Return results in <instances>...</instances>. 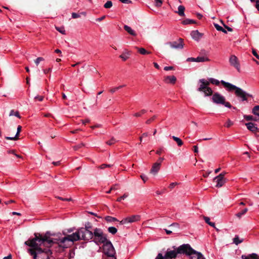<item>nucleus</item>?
<instances>
[{
	"label": "nucleus",
	"mask_w": 259,
	"mask_h": 259,
	"mask_svg": "<svg viewBox=\"0 0 259 259\" xmlns=\"http://www.w3.org/2000/svg\"><path fill=\"white\" fill-rule=\"evenodd\" d=\"M140 219L141 216L140 215H133L122 219L121 221H120L119 223L120 225H125L128 223H132L139 221Z\"/></svg>",
	"instance_id": "obj_10"
},
{
	"label": "nucleus",
	"mask_w": 259,
	"mask_h": 259,
	"mask_svg": "<svg viewBox=\"0 0 259 259\" xmlns=\"http://www.w3.org/2000/svg\"><path fill=\"white\" fill-rule=\"evenodd\" d=\"M177 78L174 76H166L164 77L163 81L166 83L175 84L176 82Z\"/></svg>",
	"instance_id": "obj_14"
},
{
	"label": "nucleus",
	"mask_w": 259,
	"mask_h": 259,
	"mask_svg": "<svg viewBox=\"0 0 259 259\" xmlns=\"http://www.w3.org/2000/svg\"><path fill=\"white\" fill-rule=\"evenodd\" d=\"M47 242L48 241L46 236L42 237L40 235H35L34 238L25 241V244L33 248H29L28 251L33 255L34 259H49L52 252Z\"/></svg>",
	"instance_id": "obj_1"
},
{
	"label": "nucleus",
	"mask_w": 259,
	"mask_h": 259,
	"mask_svg": "<svg viewBox=\"0 0 259 259\" xmlns=\"http://www.w3.org/2000/svg\"><path fill=\"white\" fill-rule=\"evenodd\" d=\"M167 44L172 49H182L184 47L183 40L182 38H179L178 41L167 42Z\"/></svg>",
	"instance_id": "obj_12"
},
{
	"label": "nucleus",
	"mask_w": 259,
	"mask_h": 259,
	"mask_svg": "<svg viewBox=\"0 0 259 259\" xmlns=\"http://www.w3.org/2000/svg\"><path fill=\"white\" fill-rule=\"evenodd\" d=\"M93 241L97 245H100L106 243L108 240L107 235L104 234L100 228H96L93 229Z\"/></svg>",
	"instance_id": "obj_5"
},
{
	"label": "nucleus",
	"mask_w": 259,
	"mask_h": 259,
	"mask_svg": "<svg viewBox=\"0 0 259 259\" xmlns=\"http://www.w3.org/2000/svg\"><path fill=\"white\" fill-rule=\"evenodd\" d=\"M48 242V246L51 247L53 244H57L59 247V251H62L65 248L71 246L74 242L79 240V237L77 234L74 233L70 235H67L63 237L50 238L47 236Z\"/></svg>",
	"instance_id": "obj_2"
},
{
	"label": "nucleus",
	"mask_w": 259,
	"mask_h": 259,
	"mask_svg": "<svg viewBox=\"0 0 259 259\" xmlns=\"http://www.w3.org/2000/svg\"><path fill=\"white\" fill-rule=\"evenodd\" d=\"M118 189V185L116 184L111 187V190H117Z\"/></svg>",
	"instance_id": "obj_61"
},
{
	"label": "nucleus",
	"mask_w": 259,
	"mask_h": 259,
	"mask_svg": "<svg viewBox=\"0 0 259 259\" xmlns=\"http://www.w3.org/2000/svg\"><path fill=\"white\" fill-rule=\"evenodd\" d=\"M248 211V209L247 208H244L243 210H242L241 211L235 214V216L238 218V219L241 218L242 216L244 214H245Z\"/></svg>",
	"instance_id": "obj_27"
},
{
	"label": "nucleus",
	"mask_w": 259,
	"mask_h": 259,
	"mask_svg": "<svg viewBox=\"0 0 259 259\" xmlns=\"http://www.w3.org/2000/svg\"><path fill=\"white\" fill-rule=\"evenodd\" d=\"M56 30L62 34H65L66 31L64 27H55Z\"/></svg>",
	"instance_id": "obj_39"
},
{
	"label": "nucleus",
	"mask_w": 259,
	"mask_h": 259,
	"mask_svg": "<svg viewBox=\"0 0 259 259\" xmlns=\"http://www.w3.org/2000/svg\"><path fill=\"white\" fill-rule=\"evenodd\" d=\"M244 118L245 120L247 121L253 120V121H257L256 118L254 117L252 115H244Z\"/></svg>",
	"instance_id": "obj_37"
},
{
	"label": "nucleus",
	"mask_w": 259,
	"mask_h": 259,
	"mask_svg": "<svg viewBox=\"0 0 259 259\" xmlns=\"http://www.w3.org/2000/svg\"><path fill=\"white\" fill-rule=\"evenodd\" d=\"M12 115H14V116L18 117L19 118H21V116L19 114V112L18 111L14 112V111L13 110H11L10 113V116H12Z\"/></svg>",
	"instance_id": "obj_42"
},
{
	"label": "nucleus",
	"mask_w": 259,
	"mask_h": 259,
	"mask_svg": "<svg viewBox=\"0 0 259 259\" xmlns=\"http://www.w3.org/2000/svg\"><path fill=\"white\" fill-rule=\"evenodd\" d=\"M58 199L61 200H63V201H71V198H62L61 197H57Z\"/></svg>",
	"instance_id": "obj_58"
},
{
	"label": "nucleus",
	"mask_w": 259,
	"mask_h": 259,
	"mask_svg": "<svg viewBox=\"0 0 259 259\" xmlns=\"http://www.w3.org/2000/svg\"><path fill=\"white\" fill-rule=\"evenodd\" d=\"M177 185H178L177 183H171L169 184V188L170 189H172Z\"/></svg>",
	"instance_id": "obj_54"
},
{
	"label": "nucleus",
	"mask_w": 259,
	"mask_h": 259,
	"mask_svg": "<svg viewBox=\"0 0 259 259\" xmlns=\"http://www.w3.org/2000/svg\"><path fill=\"white\" fill-rule=\"evenodd\" d=\"M21 131V126L20 125H19L18 127H17V133L15 135V137H6L5 138L7 139V140H16L18 139V137L19 135V134L20 133Z\"/></svg>",
	"instance_id": "obj_20"
},
{
	"label": "nucleus",
	"mask_w": 259,
	"mask_h": 259,
	"mask_svg": "<svg viewBox=\"0 0 259 259\" xmlns=\"http://www.w3.org/2000/svg\"><path fill=\"white\" fill-rule=\"evenodd\" d=\"M184 11L185 7L183 6H180L178 7V10L177 12L180 16H182L184 15Z\"/></svg>",
	"instance_id": "obj_30"
},
{
	"label": "nucleus",
	"mask_w": 259,
	"mask_h": 259,
	"mask_svg": "<svg viewBox=\"0 0 259 259\" xmlns=\"http://www.w3.org/2000/svg\"><path fill=\"white\" fill-rule=\"evenodd\" d=\"M83 229H86V230H91V231H93V229H94L93 228V226H92L91 223H90V222L86 223L85 225H84V227H83Z\"/></svg>",
	"instance_id": "obj_34"
},
{
	"label": "nucleus",
	"mask_w": 259,
	"mask_h": 259,
	"mask_svg": "<svg viewBox=\"0 0 259 259\" xmlns=\"http://www.w3.org/2000/svg\"><path fill=\"white\" fill-rule=\"evenodd\" d=\"M135 48L138 50V52L142 55H146V54H151L150 52H148V51H146L143 48H138L137 47H136Z\"/></svg>",
	"instance_id": "obj_23"
},
{
	"label": "nucleus",
	"mask_w": 259,
	"mask_h": 259,
	"mask_svg": "<svg viewBox=\"0 0 259 259\" xmlns=\"http://www.w3.org/2000/svg\"><path fill=\"white\" fill-rule=\"evenodd\" d=\"M192 254H196L197 256V259H205V258L203 256V255L201 252L195 250L192 248V250H189L188 255H190Z\"/></svg>",
	"instance_id": "obj_18"
},
{
	"label": "nucleus",
	"mask_w": 259,
	"mask_h": 259,
	"mask_svg": "<svg viewBox=\"0 0 259 259\" xmlns=\"http://www.w3.org/2000/svg\"><path fill=\"white\" fill-rule=\"evenodd\" d=\"M209 59L207 56H198L196 58V62H204L209 61Z\"/></svg>",
	"instance_id": "obj_22"
},
{
	"label": "nucleus",
	"mask_w": 259,
	"mask_h": 259,
	"mask_svg": "<svg viewBox=\"0 0 259 259\" xmlns=\"http://www.w3.org/2000/svg\"><path fill=\"white\" fill-rule=\"evenodd\" d=\"M189 250H192V247L189 244H184L179 247L173 246L171 248H168L164 254L165 259H172L176 258L178 254H185L188 255Z\"/></svg>",
	"instance_id": "obj_3"
},
{
	"label": "nucleus",
	"mask_w": 259,
	"mask_h": 259,
	"mask_svg": "<svg viewBox=\"0 0 259 259\" xmlns=\"http://www.w3.org/2000/svg\"><path fill=\"white\" fill-rule=\"evenodd\" d=\"M229 63L230 65L236 68L238 71H240V65L238 58L234 55H231L229 58Z\"/></svg>",
	"instance_id": "obj_11"
},
{
	"label": "nucleus",
	"mask_w": 259,
	"mask_h": 259,
	"mask_svg": "<svg viewBox=\"0 0 259 259\" xmlns=\"http://www.w3.org/2000/svg\"><path fill=\"white\" fill-rule=\"evenodd\" d=\"M182 23L184 25H191L194 24H197L198 22L191 19H186L182 21Z\"/></svg>",
	"instance_id": "obj_21"
},
{
	"label": "nucleus",
	"mask_w": 259,
	"mask_h": 259,
	"mask_svg": "<svg viewBox=\"0 0 259 259\" xmlns=\"http://www.w3.org/2000/svg\"><path fill=\"white\" fill-rule=\"evenodd\" d=\"M155 259H165V258H164V256H163L162 254L159 253L158 254V255L156 256V257L155 258Z\"/></svg>",
	"instance_id": "obj_55"
},
{
	"label": "nucleus",
	"mask_w": 259,
	"mask_h": 259,
	"mask_svg": "<svg viewBox=\"0 0 259 259\" xmlns=\"http://www.w3.org/2000/svg\"><path fill=\"white\" fill-rule=\"evenodd\" d=\"M255 3H256L255 8L259 11V1H258V0L256 1Z\"/></svg>",
	"instance_id": "obj_62"
},
{
	"label": "nucleus",
	"mask_w": 259,
	"mask_h": 259,
	"mask_svg": "<svg viewBox=\"0 0 259 259\" xmlns=\"http://www.w3.org/2000/svg\"><path fill=\"white\" fill-rule=\"evenodd\" d=\"M105 219L108 222L118 221V220L116 218L111 217V216H107L105 217Z\"/></svg>",
	"instance_id": "obj_33"
},
{
	"label": "nucleus",
	"mask_w": 259,
	"mask_h": 259,
	"mask_svg": "<svg viewBox=\"0 0 259 259\" xmlns=\"http://www.w3.org/2000/svg\"><path fill=\"white\" fill-rule=\"evenodd\" d=\"M208 81H209V84H210V83H212L213 84H215V85H218L220 84V82L221 83V81H220L218 79H216L213 78H208Z\"/></svg>",
	"instance_id": "obj_28"
},
{
	"label": "nucleus",
	"mask_w": 259,
	"mask_h": 259,
	"mask_svg": "<svg viewBox=\"0 0 259 259\" xmlns=\"http://www.w3.org/2000/svg\"><path fill=\"white\" fill-rule=\"evenodd\" d=\"M110 166H111V165L109 164H103L101 165H100V167L101 169H104L106 167H109Z\"/></svg>",
	"instance_id": "obj_53"
},
{
	"label": "nucleus",
	"mask_w": 259,
	"mask_h": 259,
	"mask_svg": "<svg viewBox=\"0 0 259 259\" xmlns=\"http://www.w3.org/2000/svg\"><path fill=\"white\" fill-rule=\"evenodd\" d=\"M3 259H12V257L11 254H9L7 256L4 257Z\"/></svg>",
	"instance_id": "obj_63"
},
{
	"label": "nucleus",
	"mask_w": 259,
	"mask_h": 259,
	"mask_svg": "<svg viewBox=\"0 0 259 259\" xmlns=\"http://www.w3.org/2000/svg\"><path fill=\"white\" fill-rule=\"evenodd\" d=\"M221 83L226 88V89L229 92L235 91L236 96L240 98L242 101H246L247 100L248 97L252 98V95L246 93L243 91L241 88H239L231 83L226 82L224 80H222L221 81Z\"/></svg>",
	"instance_id": "obj_4"
},
{
	"label": "nucleus",
	"mask_w": 259,
	"mask_h": 259,
	"mask_svg": "<svg viewBox=\"0 0 259 259\" xmlns=\"http://www.w3.org/2000/svg\"><path fill=\"white\" fill-rule=\"evenodd\" d=\"M245 125L247 129L252 132L255 133L258 131V128L256 126V125L252 122L246 123Z\"/></svg>",
	"instance_id": "obj_17"
},
{
	"label": "nucleus",
	"mask_w": 259,
	"mask_h": 259,
	"mask_svg": "<svg viewBox=\"0 0 259 259\" xmlns=\"http://www.w3.org/2000/svg\"><path fill=\"white\" fill-rule=\"evenodd\" d=\"M252 54L253 55L258 59H259V56L258 55L257 53H256V51L254 49L252 50Z\"/></svg>",
	"instance_id": "obj_57"
},
{
	"label": "nucleus",
	"mask_w": 259,
	"mask_h": 259,
	"mask_svg": "<svg viewBox=\"0 0 259 259\" xmlns=\"http://www.w3.org/2000/svg\"><path fill=\"white\" fill-rule=\"evenodd\" d=\"M250 259H258L257 254L253 253L247 256Z\"/></svg>",
	"instance_id": "obj_46"
},
{
	"label": "nucleus",
	"mask_w": 259,
	"mask_h": 259,
	"mask_svg": "<svg viewBox=\"0 0 259 259\" xmlns=\"http://www.w3.org/2000/svg\"><path fill=\"white\" fill-rule=\"evenodd\" d=\"M108 231L109 233L112 234H115L117 233V230L115 227H110L108 229Z\"/></svg>",
	"instance_id": "obj_36"
},
{
	"label": "nucleus",
	"mask_w": 259,
	"mask_h": 259,
	"mask_svg": "<svg viewBox=\"0 0 259 259\" xmlns=\"http://www.w3.org/2000/svg\"><path fill=\"white\" fill-rule=\"evenodd\" d=\"M128 196V194L127 193H124L122 196L120 197H118L116 201L118 202H120L122 200H124Z\"/></svg>",
	"instance_id": "obj_41"
},
{
	"label": "nucleus",
	"mask_w": 259,
	"mask_h": 259,
	"mask_svg": "<svg viewBox=\"0 0 259 259\" xmlns=\"http://www.w3.org/2000/svg\"><path fill=\"white\" fill-rule=\"evenodd\" d=\"M141 178L144 183H145L148 180V177L145 175L144 174L141 175Z\"/></svg>",
	"instance_id": "obj_51"
},
{
	"label": "nucleus",
	"mask_w": 259,
	"mask_h": 259,
	"mask_svg": "<svg viewBox=\"0 0 259 259\" xmlns=\"http://www.w3.org/2000/svg\"><path fill=\"white\" fill-rule=\"evenodd\" d=\"M226 173H221L214 178L213 181L217 183L216 187H221L225 183L224 176Z\"/></svg>",
	"instance_id": "obj_13"
},
{
	"label": "nucleus",
	"mask_w": 259,
	"mask_h": 259,
	"mask_svg": "<svg viewBox=\"0 0 259 259\" xmlns=\"http://www.w3.org/2000/svg\"><path fill=\"white\" fill-rule=\"evenodd\" d=\"M44 96H36L34 97V99L36 100H38V101H42L44 100Z\"/></svg>",
	"instance_id": "obj_49"
},
{
	"label": "nucleus",
	"mask_w": 259,
	"mask_h": 259,
	"mask_svg": "<svg viewBox=\"0 0 259 259\" xmlns=\"http://www.w3.org/2000/svg\"><path fill=\"white\" fill-rule=\"evenodd\" d=\"M164 70L165 71H169L174 70V68L172 66H165L164 67Z\"/></svg>",
	"instance_id": "obj_52"
},
{
	"label": "nucleus",
	"mask_w": 259,
	"mask_h": 259,
	"mask_svg": "<svg viewBox=\"0 0 259 259\" xmlns=\"http://www.w3.org/2000/svg\"><path fill=\"white\" fill-rule=\"evenodd\" d=\"M147 112V111L145 109H142V110H141L139 112H137V113H135L134 114V116H135V117H140L142 115L145 114L146 112Z\"/></svg>",
	"instance_id": "obj_40"
},
{
	"label": "nucleus",
	"mask_w": 259,
	"mask_h": 259,
	"mask_svg": "<svg viewBox=\"0 0 259 259\" xmlns=\"http://www.w3.org/2000/svg\"><path fill=\"white\" fill-rule=\"evenodd\" d=\"M125 85H119L117 87H115V88H111L109 91L110 93H114V92H115L116 91H117L118 90L125 87Z\"/></svg>",
	"instance_id": "obj_38"
},
{
	"label": "nucleus",
	"mask_w": 259,
	"mask_h": 259,
	"mask_svg": "<svg viewBox=\"0 0 259 259\" xmlns=\"http://www.w3.org/2000/svg\"><path fill=\"white\" fill-rule=\"evenodd\" d=\"M243 241V239H240L238 235H236L233 238V243L237 245L242 243Z\"/></svg>",
	"instance_id": "obj_26"
},
{
	"label": "nucleus",
	"mask_w": 259,
	"mask_h": 259,
	"mask_svg": "<svg viewBox=\"0 0 259 259\" xmlns=\"http://www.w3.org/2000/svg\"><path fill=\"white\" fill-rule=\"evenodd\" d=\"M117 142V140H116L114 138L112 137L109 141L106 142V144L109 146H111L116 143Z\"/></svg>",
	"instance_id": "obj_35"
},
{
	"label": "nucleus",
	"mask_w": 259,
	"mask_h": 259,
	"mask_svg": "<svg viewBox=\"0 0 259 259\" xmlns=\"http://www.w3.org/2000/svg\"><path fill=\"white\" fill-rule=\"evenodd\" d=\"M156 118V116L155 115L153 116V117H152L151 118L148 119L146 121V123L147 124H150L151 123L152 121H153Z\"/></svg>",
	"instance_id": "obj_48"
},
{
	"label": "nucleus",
	"mask_w": 259,
	"mask_h": 259,
	"mask_svg": "<svg viewBox=\"0 0 259 259\" xmlns=\"http://www.w3.org/2000/svg\"><path fill=\"white\" fill-rule=\"evenodd\" d=\"M209 81L205 79H200L198 80V88L197 91L202 92L205 97L210 96L213 94L212 89L209 87Z\"/></svg>",
	"instance_id": "obj_6"
},
{
	"label": "nucleus",
	"mask_w": 259,
	"mask_h": 259,
	"mask_svg": "<svg viewBox=\"0 0 259 259\" xmlns=\"http://www.w3.org/2000/svg\"><path fill=\"white\" fill-rule=\"evenodd\" d=\"M51 71V68H49L48 69H44L43 70V71H44V73L45 74H47V73H48L49 72H50Z\"/></svg>",
	"instance_id": "obj_59"
},
{
	"label": "nucleus",
	"mask_w": 259,
	"mask_h": 259,
	"mask_svg": "<svg viewBox=\"0 0 259 259\" xmlns=\"http://www.w3.org/2000/svg\"><path fill=\"white\" fill-rule=\"evenodd\" d=\"M204 219L205 221V222L208 224L209 225H210V226L213 227V228H215V223H213V222H210V219L209 218L207 217H205L204 218Z\"/></svg>",
	"instance_id": "obj_32"
},
{
	"label": "nucleus",
	"mask_w": 259,
	"mask_h": 259,
	"mask_svg": "<svg viewBox=\"0 0 259 259\" xmlns=\"http://www.w3.org/2000/svg\"><path fill=\"white\" fill-rule=\"evenodd\" d=\"M187 61H188V62H196V58H193V57L188 58L187 59Z\"/></svg>",
	"instance_id": "obj_56"
},
{
	"label": "nucleus",
	"mask_w": 259,
	"mask_h": 259,
	"mask_svg": "<svg viewBox=\"0 0 259 259\" xmlns=\"http://www.w3.org/2000/svg\"><path fill=\"white\" fill-rule=\"evenodd\" d=\"M172 138L176 142L178 146L180 147L183 145V142L180 138L174 136H172Z\"/></svg>",
	"instance_id": "obj_25"
},
{
	"label": "nucleus",
	"mask_w": 259,
	"mask_h": 259,
	"mask_svg": "<svg viewBox=\"0 0 259 259\" xmlns=\"http://www.w3.org/2000/svg\"><path fill=\"white\" fill-rule=\"evenodd\" d=\"M233 124H234L233 122L230 119H228L227 121L226 122V123L225 124V126H226L227 127H230V126L233 125Z\"/></svg>",
	"instance_id": "obj_45"
},
{
	"label": "nucleus",
	"mask_w": 259,
	"mask_h": 259,
	"mask_svg": "<svg viewBox=\"0 0 259 259\" xmlns=\"http://www.w3.org/2000/svg\"><path fill=\"white\" fill-rule=\"evenodd\" d=\"M124 28L131 35H133V36L136 35V33L130 26H128L127 25H124Z\"/></svg>",
	"instance_id": "obj_24"
},
{
	"label": "nucleus",
	"mask_w": 259,
	"mask_h": 259,
	"mask_svg": "<svg viewBox=\"0 0 259 259\" xmlns=\"http://www.w3.org/2000/svg\"><path fill=\"white\" fill-rule=\"evenodd\" d=\"M104 18L105 17H99L98 18L94 19L91 20V21L92 23L96 24L98 22H100L101 21H102L104 19Z\"/></svg>",
	"instance_id": "obj_43"
},
{
	"label": "nucleus",
	"mask_w": 259,
	"mask_h": 259,
	"mask_svg": "<svg viewBox=\"0 0 259 259\" xmlns=\"http://www.w3.org/2000/svg\"><path fill=\"white\" fill-rule=\"evenodd\" d=\"M104 6L106 9L110 8L112 6V3L111 1H108L104 4Z\"/></svg>",
	"instance_id": "obj_44"
},
{
	"label": "nucleus",
	"mask_w": 259,
	"mask_h": 259,
	"mask_svg": "<svg viewBox=\"0 0 259 259\" xmlns=\"http://www.w3.org/2000/svg\"><path fill=\"white\" fill-rule=\"evenodd\" d=\"M191 36L195 40H199L202 36V34L198 30H194L191 32Z\"/></svg>",
	"instance_id": "obj_15"
},
{
	"label": "nucleus",
	"mask_w": 259,
	"mask_h": 259,
	"mask_svg": "<svg viewBox=\"0 0 259 259\" xmlns=\"http://www.w3.org/2000/svg\"><path fill=\"white\" fill-rule=\"evenodd\" d=\"M214 26L217 30L220 31H222L225 33H227V31L224 28H223L221 26L219 25V24H214Z\"/></svg>",
	"instance_id": "obj_31"
},
{
	"label": "nucleus",
	"mask_w": 259,
	"mask_h": 259,
	"mask_svg": "<svg viewBox=\"0 0 259 259\" xmlns=\"http://www.w3.org/2000/svg\"><path fill=\"white\" fill-rule=\"evenodd\" d=\"M74 234H77V235H78L79 240H83L84 241H89L92 240L94 237L93 231L84 229L83 227L78 229Z\"/></svg>",
	"instance_id": "obj_7"
},
{
	"label": "nucleus",
	"mask_w": 259,
	"mask_h": 259,
	"mask_svg": "<svg viewBox=\"0 0 259 259\" xmlns=\"http://www.w3.org/2000/svg\"><path fill=\"white\" fill-rule=\"evenodd\" d=\"M241 258H242V259H250L249 257H248L245 255H242L241 256Z\"/></svg>",
	"instance_id": "obj_64"
},
{
	"label": "nucleus",
	"mask_w": 259,
	"mask_h": 259,
	"mask_svg": "<svg viewBox=\"0 0 259 259\" xmlns=\"http://www.w3.org/2000/svg\"><path fill=\"white\" fill-rule=\"evenodd\" d=\"M103 244L104 253L109 257L115 256V250L111 242L108 240L106 243H104Z\"/></svg>",
	"instance_id": "obj_9"
},
{
	"label": "nucleus",
	"mask_w": 259,
	"mask_h": 259,
	"mask_svg": "<svg viewBox=\"0 0 259 259\" xmlns=\"http://www.w3.org/2000/svg\"><path fill=\"white\" fill-rule=\"evenodd\" d=\"M212 102L217 104H222L225 107L231 108L232 106L228 102H226V99L224 96L219 93H215L212 95L211 98Z\"/></svg>",
	"instance_id": "obj_8"
},
{
	"label": "nucleus",
	"mask_w": 259,
	"mask_h": 259,
	"mask_svg": "<svg viewBox=\"0 0 259 259\" xmlns=\"http://www.w3.org/2000/svg\"><path fill=\"white\" fill-rule=\"evenodd\" d=\"M160 168V163L158 162L154 163L150 170V172L155 175L157 173Z\"/></svg>",
	"instance_id": "obj_16"
},
{
	"label": "nucleus",
	"mask_w": 259,
	"mask_h": 259,
	"mask_svg": "<svg viewBox=\"0 0 259 259\" xmlns=\"http://www.w3.org/2000/svg\"><path fill=\"white\" fill-rule=\"evenodd\" d=\"M252 113L259 117V105L255 106L252 110Z\"/></svg>",
	"instance_id": "obj_29"
},
{
	"label": "nucleus",
	"mask_w": 259,
	"mask_h": 259,
	"mask_svg": "<svg viewBox=\"0 0 259 259\" xmlns=\"http://www.w3.org/2000/svg\"><path fill=\"white\" fill-rule=\"evenodd\" d=\"M119 1L124 4L131 3V1L130 0H119Z\"/></svg>",
	"instance_id": "obj_60"
},
{
	"label": "nucleus",
	"mask_w": 259,
	"mask_h": 259,
	"mask_svg": "<svg viewBox=\"0 0 259 259\" xmlns=\"http://www.w3.org/2000/svg\"><path fill=\"white\" fill-rule=\"evenodd\" d=\"M44 60V58L42 57H38L37 59H36L34 60V62L36 66H38L39 63L41 62Z\"/></svg>",
	"instance_id": "obj_47"
},
{
	"label": "nucleus",
	"mask_w": 259,
	"mask_h": 259,
	"mask_svg": "<svg viewBox=\"0 0 259 259\" xmlns=\"http://www.w3.org/2000/svg\"><path fill=\"white\" fill-rule=\"evenodd\" d=\"M131 52L127 50H125L120 56V58L123 61L127 60L130 57Z\"/></svg>",
	"instance_id": "obj_19"
},
{
	"label": "nucleus",
	"mask_w": 259,
	"mask_h": 259,
	"mask_svg": "<svg viewBox=\"0 0 259 259\" xmlns=\"http://www.w3.org/2000/svg\"><path fill=\"white\" fill-rule=\"evenodd\" d=\"M84 145L83 143H80L78 145L74 146V149L75 150H78L79 148L84 146Z\"/></svg>",
	"instance_id": "obj_50"
}]
</instances>
